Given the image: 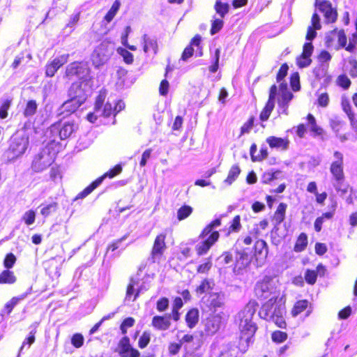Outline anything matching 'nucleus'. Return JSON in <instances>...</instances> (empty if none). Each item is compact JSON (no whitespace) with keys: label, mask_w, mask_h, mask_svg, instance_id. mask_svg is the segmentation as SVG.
<instances>
[{"label":"nucleus","mask_w":357,"mask_h":357,"mask_svg":"<svg viewBox=\"0 0 357 357\" xmlns=\"http://www.w3.org/2000/svg\"><path fill=\"white\" fill-rule=\"evenodd\" d=\"M278 301V296L271 297L262 304L259 315L267 321H273L278 328L285 329L287 326L284 319L285 307L277 304Z\"/></svg>","instance_id":"nucleus-1"},{"label":"nucleus","mask_w":357,"mask_h":357,"mask_svg":"<svg viewBox=\"0 0 357 357\" xmlns=\"http://www.w3.org/2000/svg\"><path fill=\"white\" fill-rule=\"evenodd\" d=\"M29 144V136L26 133L15 134L12 136L7 153L11 159H15L23 155Z\"/></svg>","instance_id":"nucleus-2"},{"label":"nucleus","mask_w":357,"mask_h":357,"mask_svg":"<svg viewBox=\"0 0 357 357\" xmlns=\"http://www.w3.org/2000/svg\"><path fill=\"white\" fill-rule=\"evenodd\" d=\"M123 171L121 165L117 164L112 168L109 169L107 172L104 173L102 176L98 177L93 181L88 186H86L82 191L79 192L75 197V199H83L91 194L96 188H97L104 181L105 178H113L119 175Z\"/></svg>","instance_id":"nucleus-3"},{"label":"nucleus","mask_w":357,"mask_h":357,"mask_svg":"<svg viewBox=\"0 0 357 357\" xmlns=\"http://www.w3.org/2000/svg\"><path fill=\"white\" fill-rule=\"evenodd\" d=\"M82 84V81L75 82L68 89V95L69 100L64 103L63 106L68 107V105L75 102V107L71 109H68L70 112H75L86 100V95Z\"/></svg>","instance_id":"nucleus-4"},{"label":"nucleus","mask_w":357,"mask_h":357,"mask_svg":"<svg viewBox=\"0 0 357 357\" xmlns=\"http://www.w3.org/2000/svg\"><path fill=\"white\" fill-rule=\"evenodd\" d=\"M275 289V286L273 284V277L265 275L255 284L254 293L257 298L265 300L270 297Z\"/></svg>","instance_id":"nucleus-5"},{"label":"nucleus","mask_w":357,"mask_h":357,"mask_svg":"<svg viewBox=\"0 0 357 357\" xmlns=\"http://www.w3.org/2000/svg\"><path fill=\"white\" fill-rule=\"evenodd\" d=\"M333 155L335 160L332 162L330 165V172L336 185H341L345 181L343 154L338 151H335Z\"/></svg>","instance_id":"nucleus-6"},{"label":"nucleus","mask_w":357,"mask_h":357,"mask_svg":"<svg viewBox=\"0 0 357 357\" xmlns=\"http://www.w3.org/2000/svg\"><path fill=\"white\" fill-rule=\"evenodd\" d=\"M314 6L323 15L324 23L333 24L337 21V10L329 0H315Z\"/></svg>","instance_id":"nucleus-7"},{"label":"nucleus","mask_w":357,"mask_h":357,"mask_svg":"<svg viewBox=\"0 0 357 357\" xmlns=\"http://www.w3.org/2000/svg\"><path fill=\"white\" fill-rule=\"evenodd\" d=\"M90 74V68L87 63L83 61H73L66 68L64 77L70 80L75 77L84 79Z\"/></svg>","instance_id":"nucleus-8"},{"label":"nucleus","mask_w":357,"mask_h":357,"mask_svg":"<svg viewBox=\"0 0 357 357\" xmlns=\"http://www.w3.org/2000/svg\"><path fill=\"white\" fill-rule=\"evenodd\" d=\"M54 160L50 153L41 151L34 156L31 163V169L35 172H40L48 168Z\"/></svg>","instance_id":"nucleus-9"},{"label":"nucleus","mask_w":357,"mask_h":357,"mask_svg":"<svg viewBox=\"0 0 357 357\" xmlns=\"http://www.w3.org/2000/svg\"><path fill=\"white\" fill-rule=\"evenodd\" d=\"M278 91V87L275 84L271 86L269 89L268 98L266 101L265 106L261 109L259 114V119L261 121H266L275 107V99Z\"/></svg>","instance_id":"nucleus-10"},{"label":"nucleus","mask_w":357,"mask_h":357,"mask_svg":"<svg viewBox=\"0 0 357 357\" xmlns=\"http://www.w3.org/2000/svg\"><path fill=\"white\" fill-rule=\"evenodd\" d=\"M234 259L233 272L236 275L243 274L251 261L249 255L244 252H235Z\"/></svg>","instance_id":"nucleus-11"},{"label":"nucleus","mask_w":357,"mask_h":357,"mask_svg":"<svg viewBox=\"0 0 357 357\" xmlns=\"http://www.w3.org/2000/svg\"><path fill=\"white\" fill-rule=\"evenodd\" d=\"M118 354L121 357H139V351L133 348L128 336L123 337L118 344Z\"/></svg>","instance_id":"nucleus-12"},{"label":"nucleus","mask_w":357,"mask_h":357,"mask_svg":"<svg viewBox=\"0 0 357 357\" xmlns=\"http://www.w3.org/2000/svg\"><path fill=\"white\" fill-rule=\"evenodd\" d=\"M68 59V54H63L60 56L54 58L52 61L47 63L45 66V75L49 77H53L57 70L65 63Z\"/></svg>","instance_id":"nucleus-13"},{"label":"nucleus","mask_w":357,"mask_h":357,"mask_svg":"<svg viewBox=\"0 0 357 357\" xmlns=\"http://www.w3.org/2000/svg\"><path fill=\"white\" fill-rule=\"evenodd\" d=\"M52 127L59 130V135L61 140L70 137L77 129V125L69 121L65 122L62 125L60 122L55 123L52 125Z\"/></svg>","instance_id":"nucleus-14"},{"label":"nucleus","mask_w":357,"mask_h":357,"mask_svg":"<svg viewBox=\"0 0 357 357\" xmlns=\"http://www.w3.org/2000/svg\"><path fill=\"white\" fill-rule=\"evenodd\" d=\"M306 311L305 316L308 317L312 312V304L307 299L297 301L291 310V314L296 317L302 312Z\"/></svg>","instance_id":"nucleus-15"},{"label":"nucleus","mask_w":357,"mask_h":357,"mask_svg":"<svg viewBox=\"0 0 357 357\" xmlns=\"http://www.w3.org/2000/svg\"><path fill=\"white\" fill-rule=\"evenodd\" d=\"M220 237L219 231L205 227L199 234L202 245H213Z\"/></svg>","instance_id":"nucleus-16"},{"label":"nucleus","mask_w":357,"mask_h":357,"mask_svg":"<svg viewBox=\"0 0 357 357\" xmlns=\"http://www.w3.org/2000/svg\"><path fill=\"white\" fill-rule=\"evenodd\" d=\"M171 324V316L169 314L156 315L152 318L151 325L158 331H167Z\"/></svg>","instance_id":"nucleus-17"},{"label":"nucleus","mask_w":357,"mask_h":357,"mask_svg":"<svg viewBox=\"0 0 357 357\" xmlns=\"http://www.w3.org/2000/svg\"><path fill=\"white\" fill-rule=\"evenodd\" d=\"M266 142L271 149H280L286 151L289 144V140L287 137L282 138L275 136H270L266 138Z\"/></svg>","instance_id":"nucleus-18"},{"label":"nucleus","mask_w":357,"mask_h":357,"mask_svg":"<svg viewBox=\"0 0 357 357\" xmlns=\"http://www.w3.org/2000/svg\"><path fill=\"white\" fill-rule=\"evenodd\" d=\"M257 330V325L251 320L246 319L241 331V337L245 338L246 341H249L255 335Z\"/></svg>","instance_id":"nucleus-19"},{"label":"nucleus","mask_w":357,"mask_h":357,"mask_svg":"<svg viewBox=\"0 0 357 357\" xmlns=\"http://www.w3.org/2000/svg\"><path fill=\"white\" fill-rule=\"evenodd\" d=\"M225 305L223 294L220 293H212L209 295L208 307L210 310L215 312L218 308Z\"/></svg>","instance_id":"nucleus-20"},{"label":"nucleus","mask_w":357,"mask_h":357,"mask_svg":"<svg viewBox=\"0 0 357 357\" xmlns=\"http://www.w3.org/2000/svg\"><path fill=\"white\" fill-rule=\"evenodd\" d=\"M199 319V312L197 308L192 307L188 310L185 316V321L189 328H194L198 324Z\"/></svg>","instance_id":"nucleus-21"},{"label":"nucleus","mask_w":357,"mask_h":357,"mask_svg":"<svg viewBox=\"0 0 357 357\" xmlns=\"http://www.w3.org/2000/svg\"><path fill=\"white\" fill-rule=\"evenodd\" d=\"M294 95L290 91H284L280 93V97L278 99V105L282 109V112L288 114V107L290 101L293 99Z\"/></svg>","instance_id":"nucleus-22"},{"label":"nucleus","mask_w":357,"mask_h":357,"mask_svg":"<svg viewBox=\"0 0 357 357\" xmlns=\"http://www.w3.org/2000/svg\"><path fill=\"white\" fill-rule=\"evenodd\" d=\"M287 208V204L286 203L281 202L279 204L271 218L275 225H280L284 220Z\"/></svg>","instance_id":"nucleus-23"},{"label":"nucleus","mask_w":357,"mask_h":357,"mask_svg":"<svg viewBox=\"0 0 357 357\" xmlns=\"http://www.w3.org/2000/svg\"><path fill=\"white\" fill-rule=\"evenodd\" d=\"M220 317L218 316H211L206 319V331L211 334L215 333L220 328Z\"/></svg>","instance_id":"nucleus-24"},{"label":"nucleus","mask_w":357,"mask_h":357,"mask_svg":"<svg viewBox=\"0 0 357 357\" xmlns=\"http://www.w3.org/2000/svg\"><path fill=\"white\" fill-rule=\"evenodd\" d=\"M341 106L342 110L347 114L351 124L353 126L356 124L357 121L356 120L355 114L352 110L349 100L347 98H343L341 100Z\"/></svg>","instance_id":"nucleus-25"},{"label":"nucleus","mask_w":357,"mask_h":357,"mask_svg":"<svg viewBox=\"0 0 357 357\" xmlns=\"http://www.w3.org/2000/svg\"><path fill=\"white\" fill-rule=\"evenodd\" d=\"M334 34L338 44L337 49L344 48L347 51V37L344 29H334L332 30V36Z\"/></svg>","instance_id":"nucleus-26"},{"label":"nucleus","mask_w":357,"mask_h":357,"mask_svg":"<svg viewBox=\"0 0 357 357\" xmlns=\"http://www.w3.org/2000/svg\"><path fill=\"white\" fill-rule=\"evenodd\" d=\"M100 53L102 54V57L100 59V61H96L97 66L103 64L110 56V51L108 49L107 44L101 43L94 50V54Z\"/></svg>","instance_id":"nucleus-27"},{"label":"nucleus","mask_w":357,"mask_h":357,"mask_svg":"<svg viewBox=\"0 0 357 357\" xmlns=\"http://www.w3.org/2000/svg\"><path fill=\"white\" fill-rule=\"evenodd\" d=\"M17 281V278L13 271L10 269H6L0 273V284H14Z\"/></svg>","instance_id":"nucleus-28"},{"label":"nucleus","mask_w":357,"mask_h":357,"mask_svg":"<svg viewBox=\"0 0 357 357\" xmlns=\"http://www.w3.org/2000/svg\"><path fill=\"white\" fill-rule=\"evenodd\" d=\"M136 282L131 279L130 280V282L128 284L126 287V299H128V301H135L140 294V289H137L136 291H135V285L136 284Z\"/></svg>","instance_id":"nucleus-29"},{"label":"nucleus","mask_w":357,"mask_h":357,"mask_svg":"<svg viewBox=\"0 0 357 357\" xmlns=\"http://www.w3.org/2000/svg\"><path fill=\"white\" fill-rule=\"evenodd\" d=\"M309 124L310 125V130L314 136H323L324 130L322 128L317 124L316 119L312 114H308L306 116Z\"/></svg>","instance_id":"nucleus-30"},{"label":"nucleus","mask_w":357,"mask_h":357,"mask_svg":"<svg viewBox=\"0 0 357 357\" xmlns=\"http://www.w3.org/2000/svg\"><path fill=\"white\" fill-rule=\"evenodd\" d=\"M241 172V170L238 165H232L229 169L227 176L225 179L224 182L229 185H231L238 177Z\"/></svg>","instance_id":"nucleus-31"},{"label":"nucleus","mask_w":357,"mask_h":357,"mask_svg":"<svg viewBox=\"0 0 357 357\" xmlns=\"http://www.w3.org/2000/svg\"><path fill=\"white\" fill-rule=\"evenodd\" d=\"M119 111L120 109H117L116 108V102H109L107 101L103 105L102 116L106 118L111 116H115Z\"/></svg>","instance_id":"nucleus-32"},{"label":"nucleus","mask_w":357,"mask_h":357,"mask_svg":"<svg viewBox=\"0 0 357 357\" xmlns=\"http://www.w3.org/2000/svg\"><path fill=\"white\" fill-rule=\"evenodd\" d=\"M335 208L333 211L324 213L320 217H318L314 222V227L316 231L319 232L321 230L322 224L325 220H331L334 215Z\"/></svg>","instance_id":"nucleus-33"},{"label":"nucleus","mask_w":357,"mask_h":357,"mask_svg":"<svg viewBox=\"0 0 357 357\" xmlns=\"http://www.w3.org/2000/svg\"><path fill=\"white\" fill-rule=\"evenodd\" d=\"M214 9L223 18L229 13V6L227 3H222L220 0H216Z\"/></svg>","instance_id":"nucleus-34"},{"label":"nucleus","mask_w":357,"mask_h":357,"mask_svg":"<svg viewBox=\"0 0 357 357\" xmlns=\"http://www.w3.org/2000/svg\"><path fill=\"white\" fill-rule=\"evenodd\" d=\"M241 228V216L237 215L231 220L230 225L227 230L226 235L229 236L231 233H237L240 231Z\"/></svg>","instance_id":"nucleus-35"},{"label":"nucleus","mask_w":357,"mask_h":357,"mask_svg":"<svg viewBox=\"0 0 357 357\" xmlns=\"http://www.w3.org/2000/svg\"><path fill=\"white\" fill-rule=\"evenodd\" d=\"M38 105L34 100H28L23 111L25 117L31 116L36 113Z\"/></svg>","instance_id":"nucleus-36"},{"label":"nucleus","mask_w":357,"mask_h":357,"mask_svg":"<svg viewBox=\"0 0 357 357\" xmlns=\"http://www.w3.org/2000/svg\"><path fill=\"white\" fill-rule=\"evenodd\" d=\"M271 337L273 342L280 344L287 340L288 334L284 331L276 330L272 332Z\"/></svg>","instance_id":"nucleus-37"},{"label":"nucleus","mask_w":357,"mask_h":357,"mask_svg":"<svg viewBox=\"0 0 357 357\" xmlns=\"http://www.w3.org/2000/svg\"><path fill=\"white\" fill-rule=\"evenodd\" d=\"M117 53L123 57V61L128 65H130L134 62V56L127 49L118 47Z\"/></svg>","instance_id":"nucleus-38"},{"label":"nucleus","mask_w":357,"mask_h":357,"mask_svg":"<svg viewBox=\"0 0 357 357\" xmlns=\"http://www.w3.org/2000/svg\"><path fill=\"white\" fill-rule=\"evenodd\" d=\"M107 93L105 90H100L98 92V96L96 97L94 102V110L98 112L100 110L102 107L105 105V100L106 98Z\"/></svg>","instance_id":"nucleus-39"},{"label":"nucleus","mask_w":357,"mask_h":357,"mask_svg":"<svg viewBox=\"0 0 357 357\" xmlns=\"http://www.w3.org/2000/svg\"><path fill=\"white\" fill-rule=\"evenodd\" d=\"M40 214L46 218L51 213L55 212L58 208V203L56 202H52L47 205L41 206Z\"/></svg>","instance_id":"nucleus-40"},{"label":"nucleus","mask_w":357,"mask_h":357,"mask_svg":"<svg viewBox=\"0 0 357 357\" xmlns=\"http://www.w3.org/2000/svg\"><path fill=\"white\" fill-rule=\"evenodd\" d=\"M336 84L344 90H347L350 87L351 82L346 74H341L336 79Z\"/></svg>","instance_id":"nucleus-41"},{"label":"nucleus","mask_w":357,"mask_h":357,"mask_svg":"<svg viewBox=\"0 0 357 357\" xmlns=\"http://www.w3.org/2000/svg\"><path fill=\"white\" fill-rule=\"evenodd\" d=\"M192 213V208L188 205H183L177 211V219L183 220L189 217Z\"/></svg>","instance_id":"nucleus-42"},{"label":"nucleus","mask_w":357,"mask_h":357,"mask_svg":"<svg viewBox=\"0 0 357 357\" xmlns=\"http://www.w3.org/2000/svg\"><path fill=\"white\" fill-rule=\"evenodd\" d=\"M158 43L155 40L147 39L144 40L143 50L145 53L152 51L155 54L158 52Z\"/></svg>","instance_id":"nucleus-43"},{"label":"nucleus","mask_w":357,"mask_h":357,"mask_svg":"<svg viewBox=\"0 0 357 357\" xmlns=\"http://www.w3.org/2000/svg\"><path fill=\"white\" fill-rule=\"evenodd\" d=\"M22 298V297H13L8 302L5 304L3 310V314H1V315L3 316L4 314L9 315L12 312L13 308Z\"/></svg>","instance_id":"nucleus-44"},{"label":"nucleus","mask_w":357,"mask_h":357,"mask_svg":"<svg viewBox=\"0 0 357 357\" xmlns=\"http://www.w3.org/2000/svg\"><path fill=\"white\" fill-rule=\"evenodd\" d=\"M289 82L291 88L294 91H298L301 89L300 75L298 72H294L291 74Z\"/></svg>","instance_id":"nucleus-45"},{"label":"nucleus","mask_w":357,"mask_h":357,"mask_svg":"<svg viewBox=\"0 0 357 357\" xmlns=\"http://www.w3.org/2000/svg\"><path fill=\"white\" fill-rule=\"evenodd\" d=\"M255 118L254 116H250L247 121H245L241 127L240 135L242 136L244 134L249 133L254 126Z\"/></svg>","instance_id":"nucleus-46"},{"label":"nucleus","mask_w":357,"mask_h":357,"mask_svg":"<svg viewBox=\"0 0 357 357\" xmlns=\"http://www.w3.org/2000/svg\"><path fill=\"white\" fill-rule=\"evenodd\" d=\"M151 341V333L145 331L142 333L138 340V347L140 349L146 348Z\"/></svg>","instance_id":"nucleus-47"},{"label":"nucleus","mask_w":357,"mask_h":357,"mask_svg":"<svg viewBox=\"0 0 357 357\" xmlns=\"http://www.w3.org/2000/svg\"><path fill=\"white\" fill-rule=\"evenodd\" d=\"M213 287L211 285V282L208 279H204L200 284L196 287L195 291L198 294H203L210 289H212Z\"/></svg>","instance_id":"nucleus-48"},{"label":"nucleus","mask_w":357,"mask_h":357,"mask_svg":"<svg viewBox=\"0 0 357 357\" xmlns=\"http://www.w3.org/2000/svg\"><path fill=\"white\" fill-rule=\"evenodd\" d=\"M296 65L300 68H303L309 66L312 63V59L308 56H303V54H301L298 56L296 58Z\"/></svg>","instance_id":"nucleus-49"},{"label":"nucleus","mask_w":357,"mask_h":357,"mask_svg":"<svg viewBox=\"0 0 357 357\" xmlns=\"http://www.w3.org/2000/svg\"><path fill=\"white\" fill-rule=\"evenodd\" d=\"M135 323V320L132 317H127L125 319H123L120 325L121 333L123 335H126L127 333L128 328L132 327Z\"/></svg>","instance_id":"nucleus-50"},{"label":"nucleus","mask_w":357,"mask_h":357,"mask_svg":"<svg viewBox=\"0 0 357 357\" xmlns=\"http://www.w3.org/2000/svg\"><path fill=\"white\" fill-rule=\"evenodd\" d=\"M288 70V64L287 63H282L276 74V81L278 82L283 81L285 77L287 75Z\"/></svg>","instance_id":"nucleus-51"},{"label":"nucleus","mask_w":357,"mask_h":357,"mask_svg":"<svg viewBox=\"0 0 357 357\" xmlns=\"http://www.w3.org/2000/svg\"><path fill=\"white\" fill-rule=\"evenodd\" d=\"M317 274L314 270L307 269L305 271L304 278L305 282L310 285H313L317 282Z\"/></svg>","instance_id":"nucleus-52"},{"label":"nucleus","mask_w":357,"mask_h":357,"mask_svg":"<svg viewBox=\"0 0 357 357\" xmlns=\"http://www.w3.org/2000/svg\"><path fill=\"white\" fill-rule=\"evenodd\" d=\"M267 254L268 247H259V250H257V247H255V256L257 261H261L265 259L267 257Z\"/></svg>","instance_id":"nucleus-53"},{"label":"nucleus","mask_w":357,"mask_h":357,"mask_svg":"<svg viewBox=\"0 0 357 357\" xmlns=\"http://www.w3.org/2000/svg\"><path fill=\"white\" fill-rule=\"evenodd\" d=\"M357 45V31L353 33L349 38V43L347 46V51L350 53H354Z\"/></svg>","instance_id":"nucleus-54"},{"label":"nucleus","mask_w":357,"mask_h":357,"mask_svg":"<svg viewBox=\"0 0 357 357\" xmlns=\"http://www.w3.org/2000/svg\"><path fill=\"white\" fill-rule=\"evenodd\" d=\"M84 342V336L81 333H75L71 337V344L75 348H80L83 346Z\"/></svg>","instance_id":"nucleus-55"},{"label":"nucleus","mask_w":357,"mask_h":357,"mask_svg":"<svg viewBox=\"0 0 357 357\" xmlns=\"http://www.w3.org/2000/svg\"><path fill=\"white\" fill-rule=\"evenodd\" d=\"M220 56V50L219 48H217L214 52L213 63L208 68V70L211 73H214L217 72L219 68Z\"/></svg>","instance_id":"nucleus-56"},{"label":"nucleus","mask_w":357,"mask_h":357,"mask_svg":"<svg viewBox=\"0 0 357 357\" xmlns=\"http://www.w3.org/2000/svg\"><path fill=\"white\" fill-rule=\"evenodd\" d=\"M16 261L17 258L13 253H8L3 259V266L6 268L10 269L13 267Z\"/></svg>","instance_id":"nucleus-57"},{"label":"nucleus","mask_w":357,"mask_h":357,"mask_svg":"<svg viewBox=\"0 0 357 357\" xmlns=\"http://www.w3.org/2000/svg\"><path fill=\"white\" fill-rule=\"evenodd\" d=\"M11 102L12 100L8 99L5 100L2 102L0 107V119H4L8 116V110L9 109L11 105Z\"/></svg>","instance_id":"nucleus-58"},{"label":"nucleus","mask_w":357,"mask_h":357,"mask_svg":"<svg viewBox=\"0 0 357 357\" xmlns=\"http://www.w3.org/2000/svg\"><path fill=\"white\" fill-rule=\"evenodd\" d=\"M169 299L166 297L160 298L156 302V309L158 312H162L167 310L169 307Z\"/></svg>","instance_id":"nucleus-59"},{"label":"nucleus","mask_w":357,"mask_h":357,"mask_svg":"<svg viewBox=\"0 0 357 357\" xmlns=\"http://www.w3.org/2000/svg\"><path fill=\"white\" fill-rule=\"evenodd\" d=\"M212 267V261L209 257L207 259L206 261L199 265L197 268V272L198 273L206 274L208 273L210 269Z\"/></svg>","instance_id":"nucleus-60"},{"label":"nucleus","mask_w":357,"mask_h":357,"mask_svg":"<svg viewBox=\"0 0 357 357\" xmlns=\"http://www.w3.org/2000/svg\"><path fill=\"white\" fill-rule=\"evenodd\" d=\"M36 219V213L33 210H29L25 212L22 216V220L26 225H31L33 224Z\"/></svg>","instance_id":"nucleus-61"},{"label":"nucleus","mask_w":357,"mask_h":357,"mask_svg":"<svg viewBox=\"0 0 357 357\" xmlns=\"http://www.w3.org/2000/svg\"><path fill=\"white\" fill-rule=\"evenodd\" d=\"M224 22L220 19H215L212 22L210 33L214 35L219 32L223 27Z\"/></svg>","instance_id":"nucleus-62"},{"label":"nucleus","mask_w":357,"mask_h":357,"mask_svg":"<svg viewBox=\"0 0 357 357\" xmlns=\"http://www.w3.org/2000/svg\"><path fill=\"white\" fill-rule=\"evenodd\" d=\"M182 344L179 341L178 342H170L168 345V353L172 356L176 355L179 353Z\"/></svg>","instance_id":"nucleus-63"},{"label":"nucleus","mask_w":357,"mask_h":357,"mask_svg":"<svg viewBox=\"0 0 357 357\" xmlns=\"http://www.w3.org/2000/svg\"><path fill=\"white\" fill-rule=\"evenodd\" d=\"M349 63L351 68L349 70V74L352 78L357 77V60L356 59H349Z\"/></svg>","instance_id":"nucleus-64"}]
</instances>
